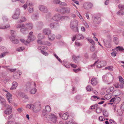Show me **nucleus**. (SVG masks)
Masks as SVG:
<instances>
[{"instance_id":"obj_1","label":"nucleus","mask_w":124,"mask_h":124,"mask_svg":"<svg viewBox=\"0 0 124 124\" xmlns=\"http://www.w3.org/2000/svg\"><path fill=\"white\" fill-rule=\"evenodd\" d=\"M36 86L35 83L33 82L31 83L28 82L26 84L24 88V92L27 93L29 91L31 94H34L37 92V89L35 88Z\"/></svg>"},{"instance_id":"obj_2","label":"nucleus","mask_w":124,"mask_h":124,"mask_svg":"<svg viewBox=\"0 0 124 124\" xmlns=\"http://www.w3.org/2000/svg\"><path fill=\"white\" fill-rule=\"evenodd\" d=\"M102 79L103 81L107 83L108 84H109L113 81V77L111 73H108L103 76Z\"/></svg>"},{"instance_id":"obj_3","label":"nucleus","mask_w":124,"mask_h":124,"mask_svg":"<svg viewBox=\"0 0 124 124\" xmlns=\"http://www.w3.org/2000/svg\"><path fill=\"white\" fill-rule=\"evenodd\" d=\"M78 22L77 20H71L70 22V27L71 29L73 30L76 28L77 31H78V29L77 26Z\"/></svg>"},{"instance_id":"obj_4","label":"nucleus","mask_w":124,"mask_h":124,"mask_svg":"<svg viewBox=\"0 0 124 124\" xmlns=\"http://www.w3.org/2000/svg\"><path fill=\"white\" fill-rule=\"evenodd\" d=\"M20 14V9L18 8L16 9L15 14L12 16V18L14 19H18L19 16Z\"/></svg>"},{"instance_id":"obj_5","label":"nucleus","mask_w":124,"mask_h":124,"mask_svg":"<svg viewBox=\"0 0 124 124\" xmlns=\"http://www.w3.org/2000/svg\"><path fill=\"white\" fill-rule=\"evenodd\" d=\"M51 111V108L50 106L47 105L46 106L45 109L42 111V113L43 115L45 116L48 113Z\"/></svg>"},{"instance_id":"obj_6","label":"nucleus","mask_w":124,"mask_h":124,"mask_svg":"<svg viewBox=\"0 0 124 124\" xmlns=\"http://www.w3.org/2000/svg\"><path fill=\"white\" fill-rule=\"evenodd\" d=\"M93 6L92 4L91 3H86L84 4L83 7L86 9H89L92 8Z\"/></svg>"},{"instance_id":"obj_7","label":"nucleus","mask_w":124,"mask_h":124,"mask_svg":"<svg viewBox=\"0 0 124 124\" xmlns=\"http://www.w3.org/2000/svg\"><path fill=\"white\" fill-rule=\"evenodd\" d=\"M46 118L48 120L54 122V114L52 113L49 114L46 116Z\"/></svg>"},{"instance_id":"obj_8","label":"nucleus","mask_w":124,"mask_h":124,"mask_svg":"<svg viewBox=\"0 0 124 124\" xmlns=\"http://www.w3.org/2000/svg\"><path fill=\"white\" fill-rule=\"evenodd\" d=\"M39 8L40 11L43 13H46L48 12V9L45 6L40 5L39 6Z\"/></svg>"},{"instance_id":"obj_9","label":"nucleus","mask_w":124,"mask_h":124,"mask_svg":"<svg viewBox=\"0 0 124 124\" xmlns=\"http://www.w3.org/2000/svg\"><path fill=\"white\" fill-rule=\"evenodd\" d=\"M6 102V100L4 99L1 96L0 97V102L1 104L5 107H6L7 106L9 107V105L7 104Z\"/></svg>"},{"instance_id":"obj_10","label":"nucleus","mask_w":124,"mask_h":124,"mask_svg":"<svg viewBox=\"0 0 124 124\" xmlns=\"http://www.w3.org/2000/svg\"><path fill=\"white\" fill-rule=\"evenodd\" d=\"M6 96L7 98L8 101L9 103H12V101L11 100L12 99V95L9 92L7 93V94L6 95Z\"/></svg>"},{"instance_id":"obj_11","label":"nucleus","mask_w":124,"mask_h":124,"mask_svg":"<svg viewBox=\"0 0 124 124\" xmlns=\"http://www.w3.org/2000/svg\"><path fill=\"white\" fill-rule=\"evenodd\" d=\"M101 21V18L99 17H95L94 18L93 22L95 24H99Z\"/></svg>"},{"instance_id":"obj_12","label":"nucleus","mask_w":124,"mask_h":124,"mask_svg":"<svg viewBox=\"0 0 124 124\" xmlns=\"http://www.w3.org/2000/svg\"><path fill=\"white\" fill-rule=\"evenodd\" d=\"M119 79L120 84V88H122L123 87L124 84V79L121 76L119 77Z\"/></svg>"},{"instance_id":"obj_13","label":"nucleus","mask_w":124,"mask_h":124,"mask_svg":"<svg viewBox=\"0 0 124 124\" xmlns=\"http://www.w3.org/2000/svg\"><path fill=\"white\" fill-rule=\"evenodd\" d=\"M55 18L57 19L56 20H55V21H58L62 19H66L67 18H69L67 16H61L60 15H59V16H55Z\"/></svg>"},{"instance_id":"obj_14","label":"nucleus","mask_w":124,"mask_h":124,"mask_svg":"<svg viewBox=\"0 0 124 124\" xmlns=\"http://www.w3.org/2000/svg\"><path fill=\"white\" fill-rule=\"evenodd\" d=\"M18 71V72H15L13 74V76L15 79L19 78L20 77L19 76L22 74V72L20 71H19V72Z\"/></svg>"},{"instance_id":"obj_15","label":"nucleus","mask_w":124,"mask_h":124,"mask_svg":"<svg viewBox=\"0 0 124 124\" xmlns=\"http://www.w3.org/2000/svg\"><path fill=\"white\" fill-rule=\"evenodd\" d=\"M43 32L45 35H48L50 34L51 31L49 28H46L44 29Z\"/></svg>"},{"instance_id":"obj_16","label":"nucleus","mask_w":124,"mask_h":124,"mask_svg":"<svg viewBox=\"0 0 124 124\" xmlns=\"http://www.w3.org/2000/svg\"><path fill=\"white\" fill-rule=\"evenodd\" d=\"M70 9L69 8H63L61 9L60 10L62 12V13H69L70 12Z\"/></svg>"},{"instance_id":"obj_17","label":"nucleus","mask_w":124,"mask_h":124,"mask_svg":"<svg viewBox=\"0 0 124 124\" xmlns=\"http://www.w3.org/2000/svg\"><path fill=\"white\" fill-rule=\"evenodd\" d=\"M55 3L59 4L60 5L63 6H66L67 4L65 2H62L60 0H55Z\"/></svg>"},{"instance_id":"obj_18","label":"nucleus","mask_w":124,"mask_h":124,"mask_svg":"<svg viewBox=\"0 0 124 124\" xmlns=\"http://www.w3.org/2000/svg\"><path fill=\"white\" fill-rule=\"evenodd\" d=\"M35 39V37L34 35L31 36H28V37L27 41L28 42H30L32 41H33Z\"/></svg>"},{"instance_id":"obj_19","label":"nucleus","mask_w":124,"mask_h":124,"mask_svg":"<svg viewBox=\"0 0 124 124\" xmlns=\"http://www.w3.org/2000/svg\"><path fill=\"white\" fill-rule=\"evenodd\" d=\"M12 112L11 108L9 107L6 108L4 111V113L5 114L8 115L11 113Z\"/></svg>"},{"instance_id":"obj_20","label":"nucleus","mask_w":124,"mask_h":124,"mask_svg":"<svg viewBox=\"0 0 124 124\" xmlns=\"http://www.w3.org/2000/svg\"><path fill=\"white\" fill-rule=\"evenodd\" d=\"M15 38V37H14L13 38L12 37H9L12 43L15 44H17L19 42V40Z\"/></svg>"},{"instance_id":"obj_21","label":"nucleus","mask_w":124,"mask_h":124,"mask_svg":"<svg viewBox=\"0 0 124 124\" xmlns=\"http://www.w3.org/2000/svg\"><path fill=\"white\" fill-rule=\"evenodd\" d=\"M97 81L96 78H93L91 80V84L93 85H96L97 83Z\"/></svg>"},{"instance_id":"obj_22","label":"nucleus","mask_w":124,"mask_h":124,"mask_svg":"<svg viewBox=\"0 0 124 124\" xmlns=\"http://www.w3.org/2000/svg\"><path fill=\"white\" fill-rule=\"evenodd\" d=\"M80 57V56L79 55L77 57L74 55L72 56V59L73 61L76 63H78V61H77V58H79Z\"/></svg>"},{"instance_id":"obj_23","label":"nucleus","mask_w":124,"mask_h":124,"mask_svg":"<svg viewBox=\"0 0 124 124\" xmlns=\"http://www.w3.org/2000/svg\"><path fill=\"white\" fill-rule=\"evenodd\" d=\"M26 27L29 30H31L33 28V26L31 23H26Z\"/></svg>"},{"instance_id":"obj_24","label":"nucleus","mask_w":124,"mask_h":124,"mask_svg":"<svg viewBox=\"0 0 124 124\" xmlns=\"http://www.w3.org/2000/svg\"><path fill=\"white\" fill-rule=\"evenodd\" d=\"M39 17V16L38 14H33L31 16V18L34 21L38 19Z\"/></svg>"},{"instance_id":"obj_25","label":"nucleus","mask_w":124,"mask_h":124,"mask_svg":"<svg viewBox=\"0 0 124 124\" xmlns=\"http://www.w3.org/2000/svg\"><path fill=\"white\" fill-rule=\"evenodd\" d=\"M69 116L68 113H65L62 115V118L63 120H66L68 119Z\"/></svg>"},{"instance_id":"obj_26","label":"nucleus","mask_w":124,"mask_h":124,"mask_svg":"<svg viewBox=\"0 0 124 124\" xmlns=\"http://www.w3.org/2000/svg\"><path fill=\"white\" fill-rule=\"evenodd\" d=\"M18 85L17 83L16 82H14L12 83V85L11 89H15L17 86Z\"/></svg>"},{"instance_id":"obj_27","label":"nucleus","mask_w":124,"mask_h":124,"mask_svg":"<svg viewBox=\"0 0 124 124\" xmlns=\"http://www.w3.org/2000/svg\"><path fill=\"white\" fill-rule=\"evenodd\" d=\"M113 41L115 43L116 45H118L119 43L118 38L116 37L114 38Z\"/></svg>"},{"instance_id":"obj_28","label":"nucleus","mask_w":124,"mask_h":124,"mask_svg":"<svg viewBox=\"0 0 124 124\" xmlns=\"http://www.w3.org/2000/svg\"><path fill=\"white\" fill-rule=\"evenodd\" d=\"M48 38L49 40H53L54 39V35L53 34H50V35H48Z\"/></svg>"},{"instance_id":"obj_29","label":"nucleus","mask_w":124,"mask_h":124,"mask_svg":"<svg viewBox=\"0 0 124 124\" xmlns=\"http://www.w3.org/2000/svg\"><path fill=\"white\" fill-rule=\"evenodd\" d=\"M45 37V36L41 33L39 34L38 36V38L40 39H44Z\"/></svg>"},{"instance_id":"obj_30","label":"nucleus","mask_w":124,"mask_h":124,"mask_svg":"<svg viewBox=\"0 0 124 124\" xmlns=\"http://www.w3.org/2000/svg\"><path fill=\"white\" fill-rule=\"evenodd\" d=\"M35 108L33 112L35 113H37L40 111L41 109V107H39L38 108L37 107Z\"/></svg>"},{"instance_id":"obj_31","label":"nucleus","mask_w":124,"mask_h":124,"mask_svg":"<svg viewBox=\"0 0 124 124\" xmlns=\"http://www.w3.org/2000/svg\"><path fill=\"white\" fill-rule=\"evenodd\" d=\"M11 36L10 37H12V38H13V37H15L16 36V33L15 31L14 30H11Z\"/></svg>"},{"instance_id":"obj_32","label":"nucleus","mask_w":124,"mask_h":124,"mask_svg":"<svg viewBox=\"0 0 124 124\" xmlns=\"http://www.w3.org/2000/svg\"><path fill=\"white\" fill-rule=\"evenodd\" d=\"M124 49L123 47L121 46H118L116 48L114 49V50H116V51H118V50L120 51H122L124 50Z\"/></svg>"},{"instance_id":"obj_33","label":"nucleus","mask_w":124,"mask_h":124,"mask_svg":"<svg viewBox=\"0 0 124 124\" xmlns=\"http://www.w3.org/2000/svg\"><path fill=\"white\" fill-rule=\"evenodd\" d=\"M84 37L82 34H79L76 37V38L78 40L83 39Z\"/></svg>"},{"instance_id":"obj_34","label":"nucleus","mask_w":124,"mask_h":124,"mask_svg":"<svg viewBox=\"0 0 124 124\" xmlns=\"http://www.w3.org/2000/svg\"><path fill=\"white\" fill-rule=\"evenodd\" d=\"M103 115L105 117H107L108 116V114L106 110H104L103 111Z\"/></svg>"},{"instance_id":"obj_35","label":"nucleus","mask_w":124,"mask_h":124,"mask_svg":"<svg viewBox=\"0 0 124 124\" xmlns=\"http://www.w3.org/2000/svg\"><path fill=\"white\" fill-rule=\"evenodd\" d=\"M117 14L120 16H122L124 14V12L122 10H120L117 12Z\"/></svg>"},{"instance_id":"obj_36","label":"nucleus","mask_w":124,"mask_h":124,"mask_svg":"<svg viewBox=\"0 0 124 124\" xmlns=\"http://www.w3.org/2000/svg\"><path fill=\"white\" fill-rule=\"evenodd\" d=\"M105 45V46L108 48H109L111 47V45L110 43L108 41H106L104 43Z\"/></svg>"},{"instance_id":"obj_37","label":"nucleus","mask_w":124,"mask_h":124,"mask_svg":"<svg viewBox=\"0 0 124 124\" xmlns=\"http://www.w3.org/2000/svg\"><path fill=\"white\" fill-rule=\"evenodd\" d=\"M38 48L39 49H40V50L43 49L44 50H46L47 49V48L46 46H40L38 47Z\"/></svg>"},{"instance_id":"obj_38","label":"nucleus","mask_w":124,"mask_h":124,"mask_svg":"<svg viewBox=\"0 0 124 124\" xmlns=\"http://www.w3.org/2000/svg\"><path fill=\"white\" fill-rule=\"evenodd\" d=\"M86 89L88 91H92L93 89L91 86L88 85L86 87Z\"/></svg>"},{"instance_id":"obj_39","label":"nucleus","mask_w":124,"mask_h":124,"mask_svg":"<svg viewBox=\"0 0 124 124\" xmlns=\"http://www.w3.org/2000/svg\"><path fill=\"white\" fill-rule=\"evenodd\" d=\"M102 111V109L99 107H98L96 109V112L97 113H101Z\"/></svg>"},{"instance_id":"obj_40","label":"nucleus","mask_w":124,"mask_h":124,"mask_svg":"<svg viewBox=\"0 0 124 124\" xmlns=\"http://www.w3.org/2000/svg\"><path fill=\"white\" fill-rule=\"evenodd\" d=\"M115 99V98H113L111 99L109 101V102H108V104H111V105L112 104H113V103L114 102Z\"/></svg>"},{"instance_id":"obj_41","label":"nucleus","mask_w":124,"mask_h":124,"mask_svg":"<svg viewBox=\"0 0 124 124\" xmlns=\"http://www.w3.org/2000/svg\"><path fill=\"white\" fill-rule=\"evenodd\" d=\"M118 7L121 9L120 10H122L124 9V5L120 4L118 5Z\"/></svg>"},{"instance_id":"obj_42","label":"nucleus","mask_w":124,"mask_h":124,"mask_svg":"<svg viewBox=\"0 0 124 124\" xmlns=\"http://www.w3.org/2000/svg\"><path fill=\"white\" fill-rule=\"evenodd\" d=\"M25 26V25L24 24H19L17 25L16 26L17 28H20L22 27H24Z\"/></svg>"},{"instance_id":"obj_43","label":"nucleus","mask_w":124,"mask_h":124,"mask_svg":"<svg viewBox=\"0 0 124 124\" xmlns=\"http://www.w3.org/2000/svg\"><path fill=\"white\" fill-rule=\"evenodd\" d=\"M100 62H101V67L105 66L106 64V62L105 61H101Z\"/></svg>"},{"instance_id":"obj_44","label":"nucleus","mask_w":124,"mask_h":124,"mask_svg":"<svg viewBox=\"0 0 124 124\" xmlns=\"http://www.w3.org/2000/svg\"><path fill=\"white\" fill-rule=\"evenodd\" d=\"M91 99L93 100L94 101L96 100V99L97 98V99H98L100 98L99 97H98L97 96H92L91 97Z\"/></svg>"},{"instance_id":"obj_45","label":"nucleus","mask_w":124,"mask_h":124,"mask_svg":"<svg viewBox=\"0 0 124 124\" xmlns=\"http://www.w3.org/2000/svg\"><path fill=\"white\" fill-rule=\"evenodd\" d=\"M24 49V47H21L18 48L17 49V50L19 52H21L23 51Z\"/></svg>"},{"instance_id":"obj_46","label":"nucleus","mask_w":124,"mask_h":124,"mask_svg":"<svg viewBox=\"0 0 124 124\" xmlns=\"http://www.w3.org/2000/svg\"><path fill=\"white\" fill-rule=\"evenodd\" d=\"M26 19L25 17H22L21 18L20 21V22L21 23L23 22L26 21Z\"/></svg>"},{"instance_id":"obj_47","label":"nucleus","mask_w":124,"mask_h":124,"mask_svg":"<svg viewBox=\"0 0 124 124\" xmlns=\"http://www.w3.org/2000/svg\"><path fill=\"white\" fill-rule=\"evenodd\" d=\"M114 86L116 88H119L120 87V85L119 83H117L114 84Z\"/></svg>"},{"instance_id":"obj_48","label":"nucleus","mask_w":124,"mask_h":124,"mask_svg":"<svg viewBox=\"0 0 124 124\" xmlns=\"http://www.w3.org/2000/svg\"><path fill=\"white\" fill-rule=\"evenodd\" d=\"M37 25L39 27L41 28L42 27L43 25V23L42 22H40L38 23Z\"/></svg>"},{"instance_id":"obj_49","label":"nucleus","mask_w":124,"mask_h":124,"mask_svg":"<svg viewBox=\"0 0 124 124\" xmlns=\"http://www.w3.org/2000/svg\"><path fill=\"white\" fill-rule=\"evenodd\" d=\"M74 123L73 122L72 120H71L68 122H66L65 124H74Z\"/></svg>"},{"instance_id":"obj_50","label":"nucleus","mask_w":124,"mask_h":124,"mask_svg":"<svg viewBox=\"0 0 124 124\" xmlns=\"http://www.w3.org/2000/svg\"><path fill=\"white\" fill-rule=\"evenodd\" d=\"M26 3L28 6H32L33 5V3L32 2H31L29 1H27Z\"/></svg>"},{"instance_id":"obj_51","label":"nucleus","mask_w":124,"mask_h":124,"mask_svg":"<svg viewBox=\"0 0 124 124\" xmlns=\"http://www.w3.org/2000/svg\"><path fill=\"white\" fill-rule=\"evenodd\" d=\"M101 62H98L97 65V67L99 68H101Z\"/></svg>"},{"instance_id":"obj_52","label":"nucleus","mask_w":124,"mask_h":124,"mask_svg":"<svg viewBox=\"0 0 124 124\" xmlns=\"http://www.w3.org/2000/svg\"><path fill=\"white\" fill-rule=\"evenodd\" d=\"M28 10L30 13H32L33 11V9L32 8H28Z\"/></svg>"},{"instance_id":"obj_53","label":"nucleus","mask_w":124,"mask_h":124,"mask_svg":"<svg viewBox=\"0 0 124 124\" xmlns=\"http://www.w3.org/2000/svg\"><path fill=\"white\" fill-rule=\"evenodd\" d=\"M41 52L42 54L45 56H47L48 55V53H47L44 51H43L41 50Z\"/></svg>"},{"instance_id":"obj_54","label":"nucleus","mask_w":124,"mask_h":124,"mask_svg":"<svg viewBox=\"0 0 124 124\" xmlns=\"http://www.w3.org/2000/svg\"><path fill=\"white\" fill-rule=\"evenodd\" d=\"M20 40L23 43L25 44H26L27 43H28L29 42H28L27 41V40L25 41L24 39H20Z\"/></svg>"},{"instance_id":"obj_55","label":"nucleus","mask_w":124,"mask_h":124,"mask_svg":"<svg viewBox=\"0 0 124 124\" xmlns=\"http://www.w3.org/2000/svg\"><path fill=\"white\" fill-rule=\"evenodd\" d=\"M121 109L122 110L124 111V102L121 104Z\"/></svg>"},{"instance_id":"obj_56","label":"nucleus","mask_w":124,"mask_h":124,"mask_svg":"<svg viewBox=\"0 0 124 124\" xmlns=\"http://www.w3.org/2000/svg\"><path fill=\"white\" fill-rule=\"evenodd\" d=\"M26 30L27 29L26 28H22L21 29L20 31L22 32L23 33H24V32L26 31Z\"/></svg>"},{"instance_id":"obj_57","label":"nucleus","mask_w":124,"mask_h":124,"mask_svg":"<svg viewBox=\"0 0 124 124\" xmlns=\"http://www.w3.org/2000/svg\"><path fill=\"white\" fill-rule=\"evenodd\" d=\"M55 57L58 60L59 62H60L62 63V61L58 57V56H57L55 54Z\"/></svg>"},{"instance_id":"obj_58","label":"nucleus","mask_w":124,"mask_h":124,"mask_svg":"<svg viewBox=\"0 0 124 124\" xmlns=\"http://www.w3.org/2000/svg\"><path fill=\"white\" fill-rule=\"evenodd\" d=\"M35 106L33 104H31V108L30 109L32 110L33 111H34V110L35 109Z\"/></svg>"},{"instance_id":"obj_59","label":"nucleus","mask_w":124,"mask_h":124,"mask_svg":"<svg viewBox=\"0 0 124 124\" xmlns=\"http://www.w3.org/2000/svg\"><path fill=\"white\" fill-rule=\"evenodd\" d=\"M50 27L52 29H54V23H51L50 24Z\"/></svg>"},{"instance_id":"obj_60","label":"nucleus","mask_w":124,"mask_h":124,"mask_svg":"<svg viewBox=\"0 0 124 124\" xmlns=\"http://www.w3.org/2000/svg\"><path fill=\"white\" fill-rule=\"evenodd\" d=\"M97 106L98 105L97 104H96L93 105L91 107V109H94L96 108L97 107Z\"/></svg>"},{"instance_id":"obj_61","label":"nucleus","mask_w":124,"mask_h":124,"mask_svg":"<svg viewBox=\"0 0 124 124\" xmlns=\"http://www.w3.org/2000/svg\"><path fill=\"white\" fill-rule=\"evenodd\" d=\"M99 120L100 121H103L105 120V119L102 116L99 117Z\"/></svg>"},{"instance_id":"obj_62","label":"nucleus","mask_w":124,"mask_h":124,"mask_svg":"<svg viewBox=\"0 0 124 124\" xmlns=\"http://www.w3.org/2000/svg\"><path fill=\"white\" fill-rule=\"evenodd\" d=\"M110 123L111 124H116V123L115 121L112 120H110Z\"/></svg>"},{"instance_id":"obj_63","label":"nucleus","mask_w":124,"mask_h":124,"mask_svg":"<svg viewBox=\"0 0 124 124\" xmlns=\"http://www.w3.org/2000/svg\"><path fill=\"white\" fill-rule=\"evenodd\" d=\"M6 54V53H2L0 55V58L3 57L5 56Z\"/></svg>"},{"instance_id":"obj_64","label":"nucleus","mask_w":124,"mask_h":124,"mask_svg":"<svg viewBox=\"0 0 124 124\" xmlns=\"http://www.w3.org/2000/svg\"><path fill=\"white\" fill-rule=\"evenodd\" d=\"M89 42L91 43L93 45H94L95 44L93 40L92 39H90L89 40Z\"/></svg>"}]
</instances>
